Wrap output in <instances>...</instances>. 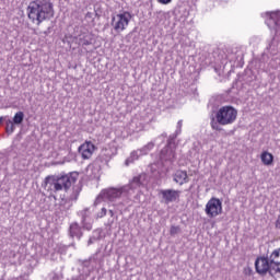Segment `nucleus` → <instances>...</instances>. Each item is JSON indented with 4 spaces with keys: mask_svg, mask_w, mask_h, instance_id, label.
Masks as SVG:
<instances>
[{
    "mask_svg": "<svg viewBox=\"0 0 280 280\" xmlns=\"http://www.w3.org/2000/svg\"><path fill=\"white\" fill-rule=\"evenodd\" d=\"M26 13L34 25H40L44 21L54 19V3H51V0H33L28 3Z\"/></svg>",
    "mask_w": 280,
    "mask_h": 280,
    "instance_id": "obj_1",
    "label": "nucleus"
},
{
    "mask_svg": "<svg viewBox=\"0 0 280 280\" xmlns=\"http://www.w3.org/2000/svg\"><path fill=\"white\" fill-rule=\"evenodd\" d=\"M255 268L258 275H280V248L275 249L269 256H260L255 260Z\"/></svg>",
    "mask_w": 280,
    "mask_h": 280,
    "instance_id": "obj_2",
    "label": "nucleus"
},
{
    "mask_svg": "<svg viewBox=\"0 0 280 280\" xmlns=\"http://www.w3.org/2000/svg\"><path fill=\"white\" fill-rule=\"evenodd\" d=\"M78 182V173H70L60 177L49 175L45 178V189L50 194H58V191H68L71 185H75Z\"/></svg>",
    "mask_w": 280,
    "mask_h": 280,
    "instance_id": "obj_3",
    "label": "nucleus"
},
{
    "mask_svg": "<svg viewBox=\"0 0 280 280\" xmlns=\"http://www.w3.org/2000/svg\"><path fill=\"white\" fill-rule=\"evenodd\" d=\"M128 189H129L128 186H122L120 188L110 187V188L103 189L96 197L94 207L100 205L101 200H104L105 202H115V200L121 198V194H126Z\"/></svg>",
    "mask_w": 280,
    "mask_h": 280,
    "instance_id": "obj_4",
    "label": "nucleus"
},
{
    "mask_svg": "<svg viewBox=\"0 0 280 280\" xmlns=\"http://www.w3.org/2000/svg\"><path fill=\"white\" fill-rule=\"evenodd\" d=\"M130 21H132V14L128 11H122L112 16V27L114 32L121 34V32L128 30Z\"/></svg>",
    "mask_w": 280,
    "mask_h": 280,
    "instance_id": "obj_5",
    "label": "nucleus"
},
{
    "mask_svg": "<svg viewBox=\"0 0 280 280\" xmlns=\"http://www.w3.org/2000/svg\"><path fill=\"white\" fill-rule=\"evenodd\" d=\"M215 117L220 126L235 124V120L237 119V109L233 106H223L217 112Z\"/></svg>",
    "mask_w": 280,
    "mask_h": 280,
    "instance_id": "obj_6",
    "label": "nucleus"
},
{
    "mask_svg": "<svg viewBox=\"0 0 280 280\" xmlns=\"http://www.w3.org/2000/svg\"><path fill=\"white\" fill-rule=\"evenodd\" d=\"M82 191V185L78 184L73 186L72 192L68 198H62L59 202V209L61 213H65L66 211H69L71 207H73V202L78 201V198H80V192Z\"/></svg>",
    "mask_w": 280,
    "mask_h": 280,
    "instance_id": "obj_7",
    "label": "nucleus"
},
{
    "mask_svg": "<svg viewBox=\"0 0 280 280\" xmlns=\"http://www.w3.org/2000/svg\"><path fill=\"white\" fill-rule=\"evenodd\" d=\"M160 159L164 163H174V159H176V143L174 142V138H168L167 144L160 153Z\"/></svg>",
    "mask_w": 280,
    "mask_h": 280,
    "instance_id": "obj_8",
    "label": "nucleus"
},
{
    "mask_svg": "<svg viewBox=\"0 0 280 280\" xmlns=\"http://www.w3.org/2000/svg\"><path fill=\"white\" fill-rule=\"evenodd\" d=\"M205 211L208 218H218V215H222V200L212 197L207 202Z\"/></svg>",
    "mask_w": 280,
    "mask_h": 280,
    "instance_id": "obj_9",
    "label": "nucleus"
},
{
    "mask_svg": "<svg viewBox=\"0 0 280 280\" xmlns=\"http://www.w3.org/2000/svg\"><path fill=\"white\" fill-rule=\"evenodd\" d=\"M77 215L81 218L83 229L86 231H91L93 229V219L91 218V215H93V210H91V208H84L78 211Z\"/></svg>",
    "mask_w": 280,
    "mask_h": 280,
    "instance_id": "obj_10",
    "label": "nucleus"
},
{
    "mask_svg": "<svg viewBox=\"0 0 280 280\" xmlns=\"http://www.w3.org/2000/svg\"><path fill=\"white\" fill-rule=\"evenodd\" d=\"M261 16H265L266 21L265 23L268 25L269 30H279L280 25V11H268L266 13H262Z\"/></svg>",
    "mask_w": 280,
    "mask_h": 280,
    "instance_id": "obj_11",
    "label": "nucleus"
},
{
    "mask_svg": "<svg viewBox=\"0 0 280 280\" xmlns=\"http://www.w3.org/2000/svg\"><path fill=\"white\" fill-rule=\"evenodd\" d=\"M93 152H95V144L91 141H85L79 147V154L83 161H89L93 156Z\"/></svg>",
    "mask_w": 280,
    "mask_h": 280,
    "instance_id": "obj_12",
    "label": "nucleus"
},
{
    "mask_svg": "<svg viewBox=\"0 0 280 280\" xmlns=\"http://www.w3.org/2000/svg\"><path fill=\"white\" fill-rule=\"evenodd\" d=\"M165 205H170L171 202H176L178 198H180V190L174 189H162L160 191Z\"/></svg>",
    "mask_w": 280,
    "mask_h": 280,
    "instance_id": "obj_13",
    "label": "nucleus"
},
{
    "mask_svg": "<svg viewBox=\"0 0 280 280\" xmlns=\"http://www.w3.org/2000/svg\"><path fill=\"white\" fill-rule=\"evenodd\" d=\"M174 183H177V185H185L189 183V175H187V171H176L173 175Z\"/></svg>",
    "mask_w": 280,
    "mask_h": 280,
    "instance_id": "obj_14",
    "label": "nucleus"
},
{
    "mask_svg": "<svg viewBox=\"0 0 280 280\" xmlns=\"http://www.w3.org/2000/svg\"><path fill=\"white\" fill-rule=\"evenodd\" d=\"M69 233L71 237H77L78 240H80L82 237V226H80V223H71L69 228Z\"/></svg>",
    "mask_w": 280,
    "mask_h": 280,
    "instance_id": "obj_15",
    "label": "nucleus"
},
{
    "mask_svg": "<svg viewBox=\"0 0 280 280\" xmlns=\"http://www.w3.org/2000/svg\"><path fill=\"white\" fill-rule=\"evenodd\" d=\"M125 187H129L128 191H125V194H130V191H135L138 187H141V177L136 176L132 178V180L129 183V185H126Z\"/></svg>",
    "mask_w": 280,
    "mask_h": 280,
    "instance_id": "obj_16",
    "label": "nucleus"
},
{
    "mask_svg": "<svg viewBox=\"0 0 280 280\" xmlns=\"http://www.w3.org/2000/svg\"><path fill=\"white\" fill-rule=\"evenodd\" d=\"M141 153L138 150H135L130 153V155L126 159L125 165L128 167V165H131V163H135V161H139L141 159Z\"/></svg>",
    "mask_w": 280,
    "mask_h": 280,
    "instance_id": "obj_17",
    "label": "nucleus"
},
{
    "mask_svg": "<svg viewBox=\"0 0 280 280\" xmlns=\"http://www.w3.org/2000/svg\"><path fill=\"white\" fill-rule=\"evenodd\" d=\"M260 161L265 165H271L275 161V155H272V153H270L268 151H264L260 155Z\"/></svg>",
    "mask_w": 280,
    "mask_h": 280,
    "instance_id": "obj_18",
    "label": "nucleus"
},
{
    "mask_svg": "<svg viewBox=\"0 0 280 280\" xmlns=\"http://www.w3.org/2000/svg\"><path fill=\"white\" fill-rule=\"evenodd\" d=\"M228 58L230 62H244V52L238 50L236 52H232Z\"/></svg>",
    "mask_w": 280,
    "mask_h": 280,
    "instance_id": "obj_19",
    "label": "nucleus"
},
{
    "mask_svg": "<svg viewBox=\"0 0 280 280\" xmlns=\"http://www.w3.org/2000/svg\"><path fill=\"white\" fill-rule=\"evenodd\" d=\"M152 150H154V141H151L145 145H143L142 148L138 149V151L140 152V155L142 156H148V154H150Z\"/></svg>",
    "mask_w": 280,
    "mask_h": 280,
    "instance_id": "obj_20",
    "label": "nucleus"
},
{
    "mask_svg": "<svg viewBox=\"0 0 280 280\" xmlns=\"http://www.w3.org/2000/svg\"><path fill=\"white\" fill-rule=\"evenodd\" d=\"M92 43L91 34H82L79 36V45L89 46Z\"/></svg>",
    "mask_w": 280,
    "mask_h": 280,
    "instance_id": "obj_21",
    "label": "nucleus"
},
{
    "mask_svg": "<svg viewBox=\"0 0 280 280\" xmlns=\"http://www.w3.org/2000/svg\"><path fill=\"white\" fill-rule=\"evenodd\" d=\"M23 119H25V114L23 112H18V113H15L12 122L15 126H19V125L23 124Z\"/></svg>",
    "mask_w": 280,
    "mask_h": 280,
    "instance_id": "obj_22",
    "label": "nucleus"
},
{
    "mask_svg": "<svg viewBox=\"0 0 280 280\" xmlns=\"http://www.w3.org/2000/svg\"><path fill=\"white\" fill-rule=\"evenodd\" d=\"M130 126L133 132H141V130L144 128V126L139 120H132Z\"/></svg>",
    "mask_w": 280,
    "mask_h": 280,
    "instance_id": "obj_23",
    "label": "nucleus"
},
{
    "mask_svg": "<svg viewBox=\"0 0 280 280\" xmlns=\"http://www.w3.org/2000/svg\"><path fill=\"white\" fill-rule=\"evenodd\" d=\"M180 132H183V120L177 121L175 133L173 136H170V139L172 138L175 140L176 137H178V135H180Z\"/></svg>",
    "mask_w": 280,
    "mask_h": 280,
    "instance_id": "obj_24",
    "label": "nucleus"
},
{
    "mask_svg": "<svg viewBox=\"0 0 280 280\" xmlns=\"http://www.w3.org/2000/svg\"><path fill=\"white\" fill-rule=\"evenodd\" d=\"M106 213H108V210L106 208H101V211L96 213V220H100L102 218H105Z\"/></svg>",
    "mask_w": 280,
    "mask_h": 280,
    "instance_id": "obj_25",
    "label": "nucleus"
},
{
    "mask_svg": "<svg viewBox=\"0 0 280 280\" xmlns=\"http://www.w3.org/2000/svg\"><path fill=\"white\" fill-rule=\"evenodd\" d=\"M170 233L173 236L178 235V233H180V226H176V225L171 226Z\"/></svg>",
    "mask_w": 280,
    "mask_h": 280,
    "instance_id": "obj_26",
    "label": "nucleus"
},
{
    "mask_svg": "<svg viewBox=\"0 0 280 280\" xmlns=\"http://www.w3.org/2000/svg\"><path fill=\"white\" fill-rule=\"evenodd\" d=\"M7 132H14V122L12 120L7 122Z\"/></svg>",
    "mask_w": 280,
    "mask_h": 280,
    "instance_id": "obj_27",
    "label": "nucleus"
},
{
    "mask_svg": "<svg viewBox=\"0 0 280 280\" xmlns=\"http://www.w3.org/2000/svg\"><path fill=\"white\" fill-rule=\"evenodd\" d=\"M90 272H86L85 275H80L78 277L72 278L71 280H86L89 279Z\"/></svg>",
    "mask_w": 280,
    "mask_h": 280,
    "instance_id": "obj_28",
    "label": "nucleus"
},
{
    "mask_svg": "<svg viewBox=\"0 0 280 280\" xmlns=\"http://www.w3.org/2000/svg\"><path fill=\"white\" fill-rule=\"evenodd\" d=\"M162 5H167V3H172V0H158Z\"/></svg>",
    "mask_w": 280,
    "mask_h": 280,
    "instance_id": "obj_29",
    "label": "nucleus"
},
{
    "mask_svg": "<svg viewBox=\"0 0 280 280\" xmlns=\"http://www.w3.org/2000/svg\"><path fill=\"white\" fill-rule=\"evenodd\" d=\"M115 213H116L115 210H113V209L108 210V214L110 215V218H115Z\"/></svg>",
    "mask_w": 280,
    "mask_h": 280,
    "instance_id": "obj_30",
    "label": "nucleus"
},
{
    "mask_svg": "<svg viewBox=\"0 0 280 280\" xmlns=\"http://www.w3.org/2000/svg\"><path fill=\"white\" fill-rule=\"evenodd\" d=\"M276 229H280V215L278 217L276 221Z\"/></svg>",
    "mask_w": 280,
    "mask_h": 280,
    "instance_id": "obj_31",
    "label": "nucleus"
},
{
    "mask_svg": "<svg viewBox=\"0 0 280 280\" xmlns=\"http://www.w3.org/2000/svg\"><path fill=\"white\" fill-rule=\"evenodd\" d=\"M114 222H115L114 220L108 221V222H107V226H108L109 229H113V224H114Z\"/></svg>",
    "mask_w": 280,
    "mask_h": 280,
    "instance_id": "obj_32",
    "label": "nucleus"
},
{
    "mask_svg": "<svg viewBox=\"0 0 280 280\" xmlns=\"http://www.w3.org/2000/svg\"><path fill=\"white\" fill-rule=\"evenodd\" d=\"M2 122H3V116L0 117V124H2Z\"/></svg>",
    "mask_w": 280,
    "mask_h": 280,
    "instance_id": "obj_33",
    "label": "nucleus"
},
{
    "mask_svg": "<svg viewBox=\"0 0 280 280\" xmlns=\"http://www.w3.org/2000/svg\"><path fill=\"white\" fill-rule=\"evenodd\" d=\"M162 137H167V133L162 135Z\"/></svg>",
    "mask_w": 280,
    "mask_h": 280,
    "instance_id": "obj_34",
    "label": "nucleus"
},
{
    "mask_svg": "<svg viewBox=\"0 0 280 280\" xmlns=\"http://www.w3.org/2000/svg\"><path fill=\"white\" fill-rule=\"evenodd\" d=\"M212 128L215 129V125H212Z\"/></svg>",
    "mask_w": 280,
    "mask_h": 280,
    "instance_id": "obj_35",
    "label": "nucleus"
},
{
    "mask_svg": "<svg viewBox=\"0 0 280 280\" xmlns=\"http://www.w3.org/2000/svg\"><path fill=\"white\" fill-rule=\"evenodd\" d=\"M89 244H91V241H89Z\"/></svg>",
    "mask_w": 280,
    "mask_h": 280,
    "instance_id": "obj_36",
    "label": "nucleus"
}]
</instances>
